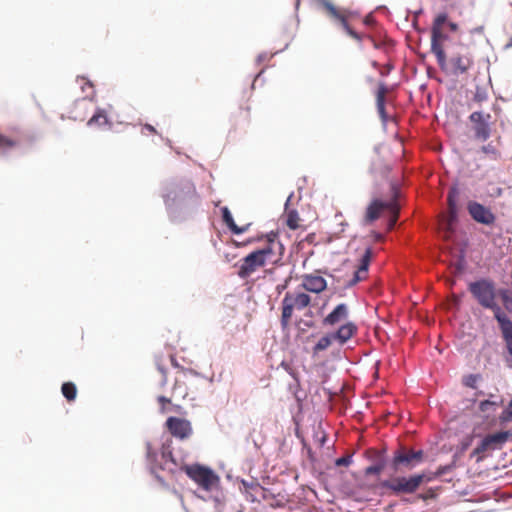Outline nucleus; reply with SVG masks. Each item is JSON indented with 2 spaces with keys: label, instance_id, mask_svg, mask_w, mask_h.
Here are the masks:
<instances>
[{
  "label": "nucleus",
  "instance_id": "2eb2a0df",
  "mask_svg": "<svg viewBox=\"0 0 512 512\" xmlns=\"http://www.w3.org/2000/svg\"><path fill=\"white\" fill-rule=\"evenodd\" d=\"M449 64L451 73L453 75H460L467 73L472 68L474 61L468 48L462 47L459 52L450 57Z\"/></svg>",
  "mask_w": 512,
  "mask_h": 512
},
{
  "label": "nucleus",
  "instance_id": "cd10ccee",
  "mask_svg": "<svg viewBox=\"0 0 512 512\" xmlns=\"http://www.w3.org/2000/svg\"><path fill=\"white\" fill-rule=\"evenodd\" d=\"M108 123V117L106 115V112L102 109H98L93 116L89 119L87 122L88 126H102Z\"/></svg>",
  "mask_w": 512,
  "mask_h": 512
},
{
  "label": "nucleus",
  "instance_id": "7ed1b4c3",
  "mask_svg": "<svg viewBox=\"0 0 512 512\" xmlns=\"http://www.w3.org/2000/svg\"><path fill=\"white\" fill-rule=\"evenodd\" d=\"M198 195L194 184L189 180H180L169 183L163 194L167 208L184 205L197 200Z\"/></svg>",
  "mask_w": 512,
  "mask_h": 512
},
{
  "label": "nucleus",
  "instance_id": "f3484780",
  "mask_svg": "<svg viewBox=\"0 0 512 512\" xmlns=\"http://www.w3.org/2000/svg\"><path fill=\"white\" fill-rule=\"evenodd\" d=\"M372 249L367 248L362 255L359 264L354 268L352 277L348 279L343 285L344 287H351L356 285L358 282L363 281L368 276V267L372 259Z\"/></svg>",
  "mask_w": 512,
  "mask_h": 512
},
{
  "label": "nucleus",
  "instance_id": "1a4fd4ad",
  "mask_svg": "<svg viewBox=\"0 0 512 512\" xmlns=\"http://www.w3.org/2000/svg\"><path fill=\"white\" fill-rule=\"evenodd\" d=\"M197 380L198 373L191 369L181 368L175 376L172 396L177 399H185L190 392L193 393L197 390Z\"/></svg>",
  "mask_w": 512,
  "mask_h": 512
},
{
  "label": "nucleus",
  "instance_id": "393cba45",
  "mask_svg": "<svg viewBox=\"0 0 512 512\" xmlns=\"http://www.w3.org/2000/svg\"><path fill=\"white\" fill-rule=\"evenodd\" d=\"M221 212H222V218H223V222L228 226V228L234 233V234H242L244 232H246L250 226V224H247L245 226H242V227H239L236 225L231 213H230V210L228 209V207H222L221 208Z\"/></svg>",
  "mask_w": 512,
  "mask_h": 512
},
{
  "label": "nucleus",
  "instance_id": "ea45409f",
  "mask_svg": "<svg viewBox=\"0 0 512 512\" xmlns=\"http://www.w3.org/2000/svg\"><path fill=\"white\" fill-rule=\"evenodd\" d=\"M78 81L82 82V89L83 90L85 89V86L89 87L90 89L93 88V84L89 80H87L85 77H79Z\"/></svg>",
  "mask_w": 512,
  "mask_h": 512
},
{
  "label": "nucleus",
  "instance_id": "7c9ffc66",
  "mask_svg": "<svg viewBox=\"0 0 512 512\" xmlns=\"http://www.w3.org/2000/svg\"><path fill=\"white\" fill-rule=\"evenodd\" d=\"M19 144V140L0 134V151L6 152Z\"/></svg>",
  "mask_w": 512,
  "mask_h": 512
},
{
  "label": "nucleus",
  "instance_id": "6e6552de",
  "mask_svg": "<svg viewBox=\"0 0 512 512\" xmlns=\"http://www.w3.org/2000/svg\"><path fill=\"white\" fill-rule=\"evenodd\" d=\"M311 303V297L304 292H287L282 300L281 325L287 327L294 309L303 310Z\"/></svg>",
  "mask_w": 512,
  "mask_h": 512
},
{
  "label": "nucleus",
  "instance_id": "864d4df0",
  "mask_svg": "<svg viewBox=\"0 0 512 512\" xmlns=\"http://www.w3.org/2000/svg\"><path fill=\"white\" fill-rule=\"evenodd\" d=\"M246 111H247V113H249L250 112V107H246Z\"/></svg>",
  "mask_w": 512,
  "mask_h": 512
},
{
  "label": "nucleus",
  "instance_id": "473e14b6",
  "mask_svg": "<svg viewBox=\"0 0 512 512\" xmlns=\"http://www.w3.org/2000/svg\"><path fill=\"white\" fill-rule=\"evenodd\" d=\"M242 485L244 487L245 493L249 494L251 496V500L255 501V495L254 493H259L262 491V487L255 482L248 483L247 481H242Z\"/></svg>",
  "mask_w": 512,
  "mask_h": 512
},
{
  "label": "nucleus",
  "instance_id": "58836bf2",
  "mask_svg": "<svg viewBox=\"0 0 512 512\" xmlns=\"http://www.w3.org/2000/svg\"><path fill=\"white\" fill-rule=\"evenodd\" d=\"M450 466H440L438 467V469L433 472V477H440L442 476L443 474L447 473L449 470H450Z\"/></svg>",
  "mask_w": 512,
  "mask_h": 512
},
{
  "label": "nucleus",
  "instance_id": "72a5a7b5",
  "mask_svg": "<svg viewBox=\"0 0 512 512\" xmlns=\"http://www.w3.org/2000/svg\"><path fill=\"white\" fill-rule=\"evenodd\" d=\"M384 467H385L384 461L382 459H379L373 465L366 467L364 473L366 476L379 475L383 471Z\"/></svg>",
  "mask_w": 512,
  "mask_h": 512
},
{
  "label": "nucleus",
  "instance_id": "2f4dec72",
  "mask_svg": "<svg viewBox=\"0 0 512 512\" xmlns=\"http://www.w3.org/2000/svg\"><path fill=\"white\" fill-rule=\"evenodd\" d=\"M300 221H301V219H300L297 211L292 210V211L288 212L286 224L290 229L296 230V229L300 228Z\"/></svg>",
  "mask_w": 512,
  "mask_h": 512
},
{
  "label": "nucleus",
  "instance_id": "f704fd0d",
  "mask_svg": "<svg viewBox=\"0 0 512 512\" xmlns=\"http://www.w3.org/2000/svg\"><path fill=\"white\" fill-rule=\"evenodd\" d=\"M503 194V189L494 183H488V187L486 190V196L489 198H499Z\"/></svg>",
  "mask_w": 512,
  "mask_h": 512
},
{
  "label": "nucleus",
  "instance_id": "c03bdc74",
  "mask_svg": "<svg viewBox=\"0 0 512 512\" xmlns=\"http://www.w3.org/2000/svg\"><path fill=\"white\" fill-rule=\"evenodd\" d=\"M144 128H145L146 130H148L149 132H151V133L157 134L156 129H155L152 125H150V124H145V125H144Z\"/></svg>",
  "mask_w": 512,
  "mask_h": 512
},
{
  "label": "nucleus",
  "instance_id": "bb28decb",
  "mask_svg": "<svg viewBox=\"0 0 512 512\" xmlns=\"http://www.w3.org/2000/svg\"><path fill=\"white\" fill-rule=\"evenodd\" d=\"M503 305V311L512 313V294L508 289H499L498 295Z\"/></svg>",
  "mask_w": 512,
  "mask_h": 512
},
{
  "label": "nucleus",
  "instance_id": "5fc2aeb1",
  "mask_svg": "<svg viewBox=\"0 0 512 512\" xmlns=\"http://www.w3.org/2000/svg\"><path fill=\"white\" fill-rule=\"evenodd\" d=\"M233 243L236 245V246H239L240 244L236 241H233Z\"/></svg>",
  "mask_w": 512,
  "mask_h": 512
},
{
  "label": "nucleus",
  "instance_id": "de8ad7c7",
  "mask_svg": "<svg viewBox=\"0 0 512 512\" xmlns=\"http://www.w3.org/2000/svg\"><path fill=\"white\" fill-rule=\"evenodd\" d=\"M263 59H264V57H263L262 55H260V56L258 57V61H259V62H261Z\"/></svg>",
  "mask_w": 512,
  "mask_h": 512
},
{
  "label": "nucleus",
  "instance_id": "09e8293b",
  "mask_svg": "<svg viewBox=\"0 0 512 512\" xmlns=\"http://www.w3.org/2000/svg\"><path fill=\"white\" fill-rule=\"evenodd\" d=\"M277 289H279V290L285 289V286H282V287L277 286Z\"/></svg>",
  "mask_w": 512,
  "mask_h": 512
},
{
  "label": "nucleus",
  "instance_id": "39448f33",
  "mask_svg": "<svg viewBox=\"0 0 512 512\" xmlns=\"http://www.w3.org/2000/svg\"><path fill=\"white\" fill-rule=\"evenodd\" d=\"M357 332V325L352 321H347L336 331L323 335L312 348V354L317 356L320 352L327 350L333 343L343 346L352 339Z\"/></svg>",
  "mask_w": 512,
  "mask_h": 512
},
{
  "label": "nucleus",
  "instance_id": "37998d69",
  "mask_svg": "<svg viewBox=\"0 0 512 512\" xmlns=\"http://www.w3.org/2000/svg\"><path fill=\"white\" fill-rule=\"evenodd\" d=\"M374 18L372 16H366L365 19H364V23L366 25H372L374 23Z\"/></svg>",
  "mask_w": 512,
  "mask_h": 512
},
{
  "label": "nucleus",
  "instance_id": "423d86ee",
  "mask_svg": "<svg viewBox=\"0 0 512 512\" xmlns=\"http://www.w3.org/2000/svg\"><path fill=\"white\" fill-rule=\"evenodd\" d=\"M447 23V14L439 13L433 20L431 27V51L436 56L438 65L443 69L447 62L443 43L448 39L444 31Z\"/></svg>",
  "mask_w": 512,
  "mask_h": 512
},
{
  "label": "nucleus",
  "instance_id": "79ce46f5",
  "mask_svg": "<svg viewBox=\"0 0 512 512\" xmlns=\"http://www.w3.org/2000/svg\"><path fill=\"white\" fill-rule=\"evenodd\" d=\"M445 25H447L449 27L450 31H452V32L458 31V24L455 23V22H448L447 21V23Z\"/></svg>",
  "mask_w": 512,
  "mask_h": 512
},
{
  "label": "nucleus",
  "instance_id": "f8f14e48",
  "mask_svg": "<svg viewBox=\"0 0 512 512\" xmlns=\"http://www.w3.org/2000/svg\"><path fill=\"white\" fill-rule=\"evenodd\" d=\"M510 436L511 433L509 431H500L485 436L472 451L471 457H477V462L481 461L484 458L485 452L501 449Z\"/></svg>",
  "mask_w": 512,
  "mask_h": 512
},
{
  "label": "nucleus",
  "instance_id": "4c0bfd02",
  "mask_svg": "<svg viewBox=\"0 0 512 512\" xmlns=\"http://www.w3.org/2000/svg\"><path fill=\"white\" fill-rule=\"evenodd\" d=\"M352 463V454L345 455L343 457H340L336 459L335 465L336 466H349Z\"/></svg>",
  "mask_w": 512,
  "mask_h": 512
},
{
  "label": "nucleus",
  "instance_id": "4468645a",
  "mask_svg": "<svg viewBox=\"0 0 512 512\" xmlns=\"http://www.w3.org/2000/svg\"><path fill=\"white\" fill-rule=\"evenodd\" d=\"M423 459V450L414 451L412 449L401 447L394 453L392 466L395 470H399L401 467L412 469L420 464Z\"/></svg>",
  "mask_w": 512,
  "mask_h": 512
},
{
  "label": "nucleus",
  "instance_id": "8fccbe9b",
  "mask_svg": "<svg viewBox=\"0 0 512 512\" xmlns=\"http://www.w3.org/2000/svg\"><path fill=\"white\" fill-rule=\"evenodd\" d=\"M277 289H279V290L285 289V286H282V287L277 286Z\"/></svg>",
  "mask_w": 512,
  "mask_h": 512
},
{
  "label": "nucleus",
  "instance_id": "4be33fe9",
  "mask_svg": "<svg viewBox=\"0 0 512 512\" xmlns=\"http://www.w3.org/2000/svg\"><path fill=\"white\" fill-rule=\"evenodd\" d=\"M348 316V306L345 303H340L326 317H324L322 324L324 326H335L336 324L347 320Z\"/></svg>",
  "mask_w": 512,
  "mask_h": 512
},
{
  "label": "nucleus",
  "instance_id": "c85d7f7f",
  "mask_svg": "<svg viewBox=\"0 0 512 512\" xmlns=\"http://www.w3.org/2000/svg\"><path fill=\"white\" fill-rule=\"evenodd\" d=\"M498 406L499 404L495 401L484 400L480 402L479 410L485 417H489L496 412Z\"/></svg>",
  "mask_w": 512,
  "mask_h": 512
},
{
  "label": "nucleus",
  "instance_id": "c9c22d12",
  "mask_svg": "<svg viewBox=\"0 0 512 512\" xmlns=\"http://www.w3.org/2000/svg\"><path fill=\"white\" fill-rule=\"evenodd\" d=\"M500 422L506 423L512 421V400L509 402L506 409L502 411L499 416Z\"/></svg>",
  "mask_w": 512,
  "mask_h": 512
},
{
  "label": "nucleus",
  "instance_id": "aec40b11",
  "mask_svg": "<svg viewBox=\"0 0 512 512\" xmlns=\"http://www.w3.org/2000/svg\"><path fill=\"white\" fill-rule=\"evenodd\" d=\"M459 197V190L456 186L450 188L447 195V203H448V219H447V231H453V225L457 221L458 216V207L457 201Z\"/></svg>",
  "mask_w": 512,
  "mask_h": 512
},
{
  "label": "nucleus",
  "instance_id": "5701e85b",
  "mask_svg": "<svg viewBox=\"0 0 512 512\" xmlns=\"http://www.w3.org/2000/svg\"><path fill=\"white\" fill-rule=\"evenodd\" d=\"M501 144V137L498 136L495 142H490L486 145L481 146L479 152L483 154L480 159H489L492 161H498L502 158L499 146Z\"/></svg>",
  "mask_w": 512,
  "mask_h": 512
},
{
  "label": "nucleus",
  "instance_id": "e433bc0d",
  "mask_svg": "<svg viewBox=\"0 0 512 512\" xmlns=\"http://www.w3.org/2000/svg\"><path fill=\"white\" fill-rule=\"evenodd\" d=\"M480 376L479 375H476V374H470L468 376L465 377L464 379V384L467 386V387H470V388H473L475 389L476 388V383L477 381L479 380Z\"/></svg>",
  "mask_w": 512,
  "mask_h": 512
},
{
  "label": "nucleus",
  "instance_id": "dca6fc26",
  "mask_svg": "<svg viewBox=\"0 0 512 512\" xmlns=\"http://www.w3.org/2000/svg\"><path fill=\"white\" fill-rule=\"evenodd\" d=\"M467 211L471 218L477 223L490 226L493 225L496 221V216L491 211V209L479 202H468Z\"/></svg>",
  "mask_w": 512,
  "mask_h": 512
},
{
  "label": "nucleus",
  "instance_id": "c756f323",
  "mask_svg": "<svg viewBox=\"0 0 512 512\" xmlns=\"http://www.w3.org/2000/svg\"><path fill=\"white\" fill-rule=\"evenodd\" d=\"M61 391L68 401H74L77 396V388L73 382H65L62 384Z\"/></svg>",
  "mask_w": 512,
  "mask_h": 512
},
{
  "label": "nucleus",
  "instance_id": "b1692460",
  "mask_svg": "<svg viewBox=\"0 0 512 512\" xmlns=\"http://www.w3.org/2000/svg\"><path fill=\"white\" fill-rule=\"evenodd\" d=\"M489 96L485 88L476 86L473 96L468 102V108L472 112L476 109H483V104L488 102Z\"/></svg>",
  "mask_w": 512,
  "mask_h": 512
},
{
  "label": "nucleus",
  "instance_id": "a211bd4d",
  "mask_svg": "<svg viewBox=\"0 0 512 512\" xmlns=\"http://www.w3.org/2000/svg\"><path fill=\"white\" fill-rule=\"evenodd\" d=\"M166 427L172 436L181 440L189 438L193 432L190 421L179 417H169Z\"/></svg>",
  "mask_w": 512,
  "mask_h": 512
},
{
  "label": "nucleus",
  "instance_id": "a878e982",
  "mask_svg": "<svg viewBox=\"0 0 512 512\" xmlns=\"http://www.w3.org/2000/svg\"><path fill=\"white\" fill-rule=\"evenodd\" d=\"M387 94V87L384 83H379L378 90L376 93V105L378 113L381 119L385 122L387 120V114L385 109V97Z\"/></svg>",
  "mask_w": 512,
  "mask_h": 512
},
{
  "label": "nucleus",
  "instance_id": "9b49d317",
  "mask_svg": "<svg viewBox=\"0 0 512 512\" xmlns=\"http://www.w3.org/2000/svg\"><path fill=\"white\" fill-rule=\"evenodd\" d=\"M469 121L475 140L485 142L491 137L493 121L490 113L476 109L470 114Z\"/></svg>",
  "mask_w": 512,
  "mask_h": 512
},
{
  "label": "nucleus",
  "instance_id": "a19ab883",
  "mask_svg": "<svg viewBox=\"0 0 512 512\" xmlns=\"http://www.w3.org/2000/svg\"><path fill=\"white\" fill-rule=\"evenodd\" d=\"M158 401L162 404L161 410H165V405L171 402V399L165 397V396H159Z\"/></svg>",
  "mask_w": 512,
  "mask_h": 512
},
{
  "label": "nucleus",
  "instance_id": "6ab92c4d",
  "mask_svg": "<svg viewBox=\"0 0 512 512\" xmlns=\"http://www.w3.org/2000/svg\"><path fill=\"white\" fill-rule=\"evenodd\" d=\"M498 326L505 343L504 361L512 369V320L508 319Z\"/></svg>",
  "mask_w": 512,
  "mask_h": 512
},
{
  "label": "nucleus",
  "instance_id": "a18cd8bd",
  "mask_svg": "<svg viewBox=\"0 0 512 512\" xmlns=\"http://www.w3.org/2000/svg\"><path fill=\"white\" fill-rule=\"evenodd\" d=\"M437 477H433V473H430V474H425V479H424V482H430L434 479H436Z\"/></svg>",
  "mask_w": 512,
  "mask_h": 512
},
{
  "label": "nucleus",
  "instance_id": "0eeeda50",
  "mask_svg": "<svg viewBox=\"0 0 512 512\" xmlns=\"http://www.w3.org/2000/svg\"><path fill=\"white\" fill-rule=\"evenodd\" d=\"M315 5L322 8L329 17L332 19H335L340 22L342 28L345 30V32L352 37L354 40L360 42L363 38H367L370 40L375 47H377V44L373 37L369 35H362L354 31L350 25L348 24V15L349 12L346 10H340L337 9L333 3L330 0H312Z\"/></svg>",
  "mask_w": 512,
  "mask_h": 512
},
{
  "label": "nucleus",
  "instance_id": "20e7f679",
  "mask_svg": "<svg viewBox=\"0 0 512 512\" xmlns=\"http://www.w3.org/2000/svg\"><path fill=\"white\" fill-rule=\"evenodd\" d=\"M397 193L394 191V196L388 201L381 199H374L366 208L364 215L365 224H371L379 217L387 212L389 214L388 230H392L398 220L400 207L396 200Z\"/></svg>",
  "mask_w": 512,
  "mask_h": 512
},
{
  "label": "nucleus",
  "instance_id": "3c124183",
  "mask_svg": "<svg viewBox=\"0 0 512 512\" xmlns=\"http://www.w3.org/2000/svg\"><path fill=\"white\" fill-rule=\"evenodd\" d=\"M277 289H279V290L285 289V286H282V287L277 286Z\"/></svg>",
  "mask_w": 512,
  "mask_h": 512
},
{
  "label": "nucleus",
  "instance_id": "9d476101",
  "mask_svg": "<svg viewBox=\"0 0 512 512\" xmlns=\"http://www.w3.org/2000/svg\"><path fill=\"white\" fill-rule=\"evenodd\" d=\"M182 470L202 489L210 491L219 482V477L212 469L200 464L186 465Z\"/></svg>",
  "mask_w": 512,
  "mask_h": 512
},
{
  "label": "nucleus",
  "instance_id": "f03ea898",
  "mask_svg": "<svg viewBox=\"0 0 512 512\" xmlns=\"http://www.w3.org/2000/svg\"><path fill=\"white\" fill-rule=\"evenodd\" d=\"M276 235H269L263 248L257 249L241 260L238 276L242 279L249 278L253 273L264 267L267 263L275 262L274 250L279 243L275 241Z\"/></svg>",
  "mask_w": 512,
  "mask_h": 512
},
{
  "label": "nucleus",
  "instance_id": "f257e3e1",
  "mask_svg": "<svg viewBox=\"0 0 512 512\" xmlns=\"http://www.w3.org/2000/svg\"><path fill=\"white\" fill-rule=\"evenodd\" d=\"M468 289L480 306L493 312L498 324L510 319L496 301L498 290H496L495 283L492 280L480 279L471 282Z\"/></svg>",
  "mask_w": 512,
  "mask_h": 512
},
{
  "label": "nucleus",
  "instance_id": "603ef678",
  "mask_svg": "<svg viewBox=\"0 0 512 512\" xmlns=\"http://www.w3.org/2000/svg\"><path fill=\"white\" fill-rule=\"evenodd\" d=\"M83 104H84V100L81 102H77V105H83Z\"/></svg>",
  "mask_w": 512,
  "mask_h": 512
},
{
  "label": "nucleus",
  "instance_id": "49530a36",
  "mask_svg": "<svg viewBox=\"0 0 512 512\" xmlns=\"http://www.w3.org/2000/svg\"><path fill=\"white\" fill-rule=\"evenodd\" d=\"M161 370V373L164 375V382H166V373H165V370L164 369H160Z\"/></svg>",
  "mask_w": 512,
  "mask_h": 512
},
{
  "label": "nucleus",
  "instance_id": "412c9836",
  "mask_svg": "<svg viewBox=\"0 0 512 512\" xmlns=\"http://www.w3.org/2000/svg\"><path fill=\"white\" fill-rule=\"evenodd\" d=\"M301 287L305 289L306 291L313 292V293H321L324 291L327 287L326 280L319 275L315 274H304L301 277Z\"/></svg>",
  "mask_w": 512,
  "mask_h": 512
},
{
  "label": "nucleus",
  "instance_id": "ddd939ff",
  "mask_svg": "<svg viewBox=\"0 0 512 512\" xmlns=\"http://www.w3.org/2000/svg\"><path fill=\"white\" fill-rule=\"evenodd\" d=\"M425 473L413 475L409 478L396 477L391 480H387L383 483V486L396 494L399 493H413L415 492L421 483L424 482Z\"/></svg>",
  "mask_w": 512,
  "mask_h": 512
}]
</instances>
